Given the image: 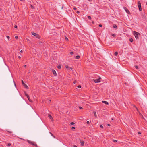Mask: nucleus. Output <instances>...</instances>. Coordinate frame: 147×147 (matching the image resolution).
<instances>
[{
    "label": "nucleus",
    "instance_id": "24",
    "mask_svg": "<svg viewBox=\"0 0 147 147\" xmlns=\"http://www.w3.org/2000/svg\"><path fill=\"white\" fill-rule=\"evenodd\" d=\"M77 87H78V88H81V86H80V85H78V86Z\"/></svg>",
    "mask_w": 147,
    "mask_h": 147
},
{
    "label": "nucleus",
    "instance_id": "15",
    "mask_svg": "<svg viewBox=\"0 0 147 147\" xmlns=\"http://www.w3.org/2000/svg\"><path fill=\"white\" fill-rule=\"evenodd\" d=\"M32 34L34 36H35L37 34L33 32L32 33Z\"/></svg>",
    "mask_w": 147,
    "mask_h": 147
},
{
    "label": "nucleus",
    "instance_id": "14",
    "mask_svg": "<svg viewBox=\"0 0 147 147\" xmlns=\"http://www.w3.org/2000/svg\"><path fill=\"white\" fill-rule=\"evenodd\" d=\"M36 37L38 38H40L39 36L37 34L35 36Z\"/></svg>",
    "mask_w": 147,
    "mask_h": 147
},
{
    "label": "nucleus",
    "instance_id": "19",
    "mask_svg": "<svg viewBox=\"0 0 147 147\" xmlns=\"http://www.w3.org/2000/svg\"><path fill=\"white\" fill-rule=\"evenodd\" d=\"M113 27L114 28H115V29H116L117 28V26L116 25H114L113 26Z\"/></svg>",
    "mask_w": 147,
    "mask_h": 147
},
{
    "label": "nucleus",
    "instance_id": "53",
    "mask_svg": "<svg viewBox=\"0 0 147 147\" xmlns=\"http://www.w3.org/2000/svg\"><path fill=\"white\" fill-rule=\"evenodd\" d=\"M26 65H24V67H26Z\"/></svg>",
    "mask_w": 147,
    "mask_h": 147
},
{
    "label": "nucleus",
    "instance_id": "30",
    "mask_svg": "<svg viewBox=\"0 0 147 147\" xmlns=\"http://www.w3.org/2000/svg\"><path fill=\"white\" fill-rule=\"evenodd\" d=\"M88 19H91V16H88Z\"/></svg>",
    "mask_w": 147,
    "mask_h": 147
},
{
    "label": "nucleus",
    "instance_id": "33",
    "mask_svg": "<svg viewBox=\"0 0 147 147\" xmlns=\"http://www.w3.org/2000/svg\"><path fill=\"white\" fill-rule=\"evenodd\" d=\"M79 108L80 109H83V108L82 107H79Z\"/></svg>",
    "mask_w": 147,
    "mask_h": 147
},
{
    "label": "nucleus",
    "instance_id": "7",
    "mask_svg": "<svg viewBox=\"0 0 147 147\" xmlns=\"http://www.w3.org/2000/svg\"><path fill=\"white\" fill-rule=\"evenodd\" d=\"M102 102L103 103H104L106 105H108V103L106 101H102Z\"/></svg>",
    "mask_w": 147,
    "mask_h": 147
},
{
    "label": "nucleus",
    "instance_id": "3",
    "mask_svg": "<svg viewBox=\"0 0 147 147\" xmlns=\"http://www.w3.org/2000/svg\"><path fill=\"white\" fill-rule=\"evenodd\" d=\"M101 78L100 77L99 79H93L92 81H94L95 83H98L100 82V79Z\"/></svg>",
    "mask_w": 147,
    "mask_h": 147
},
{
    "label": "nucleus",
    "instance_id": "25",
    "mask_svg": "<svg viewBox=\"0 0 147 147\" xmlns=\"http://www.w3.org/2000/svg\"><path fill=\"white\" fill-rule=\"evenodd\" d=\"M65 39L66 41H68V38L67 37H65Z\"/></svg>",
    "mask_w": 147,
    "mask_h": 147
},
{
    "label": "nucleus",
    "instance_id": "29",
    "mask_svg": "<svg viewBox=\"0 0 147 147\" xmlns=\"http://www.w3.org/2000/svg\"><path fill=\"white\" fill-rule=\"evenodd\" d=\"M11 145V144L10 143H9L7 144V146H10Z\"/></svg>",
    "mask_w": 147,
    "mask_h": 147
},
{
    "label": "nucleus",
    "instance_id": "41",
    "mask_svg": "<svg viewBox=\"0 0 147 147\" xmlns=\"http://www.w3.org/2000/svg\"><path fill=\"white\" fill-rule=\"evenodd\" d=\"M113 141L115 142H117V141L116 140H114Z\"/></svg>",
    "mask_w": 147,
    "mask_h": 147
},
{
    "label": "nucleus",
    "instance_id": "38",
    "mask_svg": "<svg viewBox=\"0 0 147 147\" xmlns=\"http://www.w3.org/2000/svg\"><path fill=\"white\" fill-rule=\"evenodd\" d=\"M76 13L78 14H79L80 13V12L79 11H76Z\"/></svg>",
    "mask_w": 147,
    "mask_h": 147
},
{
    "label": "nucleus",
    "instance_id": "50",
    "mask_svg": "<svg viewBox=\"0 0 147 147\" xmlns=\"http://www.w3.org/2000/svg\"><path fill=\"white\" fill-rule=\"evenodd\" d=\"M92 22L93 23V24H94V21H92Z\"/></svg>",
    "mask_w": 147,
    "mask_h": 147
},
{
    "label": "nucleus",
    "instance_id": "34",
    "mask_svg": "<svg viewBox=\"0 0 147 147\" xmlns=\"http://www.w3.org/2000/svg\"><path fill=\"white\" fill-rule=\"evenodd\" d=\"M86 123L87 124H89L90 123V122L89 121H87Z\"/></svg>",
    "mask_w": 147,
    "mask_h": 147
},
{
    "label": "nucleus",
    "instance_id": "48",
    "mask_svg": "<svg viewBox=\"0 0 147 147\" xmlns=\"http://www.w3.org/2000/svg\"><path fill=\"white\" fill-rule=\"evenodd\" d=\"M20 139H21L22 140H24V139H23V138H20Z\"/></svg>",
    "mask_w": 147,
    "mask_h": 147
},
{
    "label": "nucleus",
    "instance_id": "44",
    "mask_svg": "<svg viewBox=\"0 0 147 147\" xmlns=\"http://www.w3.org/2000/svg\"><path fill=\"white\" fill-rule=\"evenodd\" d=\"M107 125L109 126H110V125L109 124H107Z\"/></svg>",
    "mask_w": 147,
    "mask_h": 147
},
{
    "label": "nucleus",
    "instance_id": "10",
    "mask_svg": "<svg viewBox=\"0 0 147 147\" xmlns=\"http://www.w3.org/2000/svg\"><path fill=\"white\" fill-rule=\"evenodd\" d=\"M53 74L55 75V76H56V72L54 70H53Z\"/></svg>",
    "mask_w": 147,
    "mask_h": 147
},
{
    "label": "nucleus",
    "instance_id": "11",
    "mask_svg": "<svg viewBox=\"0 0 147 147\" xmlns=\"http://www.w3.org/2000/svg\"><path fill=\"white\" fill-rule=\"evenodd\" d=\"M48 117H49V118L51 119H53L52 117L51 116V115L49 114Z\"/></svg>",
    "mask_w": 147,
    "mask_h": 147
},
{
    "label": "nucleus",
    "instance_id": "28",
    "mask_svg": "<svg viewBox=\"0 0 147 147\" xmlns=\"http://www.w3.org/2000/svg\"><path fill=\"white\" fill-rule=\"evenodd\" d=\"M100 128H103V126L102 125H100Z\"/></svg>",
    "mask_w": 147,
    "mask_h": 147
},
{
    "label": "nucleus",
    "instance_id": "36",
    "mask_svg": "<svg viewBox=\"0 0 147 147\" xmlns=\"http://www.w3.org/2000/svg\"><path fill=\"white\" fill-rule=\"evenodd\" d=\"M111 35H112V36H115V34H111Z\"/></svg>",
    "mask_w": 147,
    "mask_h": 147
},
{
    "label": "nucleus",
    "instance_id": "49",
    "mask_svg": "<svg viewBox=\"0 0 147 147\" xmlns=\"http://www.w3.org/2000/svg\"><path fill=\"white\" fill-rule=\"evenodd\" d=\"M74 147H77L76 145H74Z\"/></svg>",
    "mask_w": 147,
    "mask_h": 147
},
{
    "label": "nucleus",
    "instance_id": "47",
    "mask_svg": "<svg viewBox=\"0 0 147 147\" xmlns=\"http://www.w3.org/2000/svg\"><path fill=\"white\" fill-rule=\"evenodd\" d=\"M20 52L21 53H22L23 52V51L22 50H21L20 51Z\"/></svg>",
    "mask_w": 147,
    "mask_h": 147
},
{
    "label": "nucleus",
    "instance_id": "31",
    "mask_svg": "<svg viewBox=\"0 0 147 147\" xmlns=\"http://www.w3.org/2000/svg\"><path fill=\"white\" fill-rule=\"evenodd\" d=\"M6 37L8 39L10 38L9 36H7Z\"/></svg>",
    "mask_w": 147,
    "mask_h": 147
},
{
    "label": "nucleus",
    "instance_id": "35",
    "mask_svg": "<svg viewBox=\"0 0 147 147\" xmlns=\"http://www.w3.org/2000/svg\"><path fill=\"white\" fill-rule=\"evenodd\" d=\"M14 28H17V25H15V26H14Z\"/></svg>",
    "mask_w": 147,
    "mask_h": 147
},
{
    "label": "nucleus",
    "instance_id": "45",
    "mask_svg": "<svg viewBox=\"0 0 147 147\" xmlns=\"http://www.w3.org/2000/svg\"><path fill=\"white\" fill-rule=\"evenodd\" d=\"M138 134H141V133L140 132H138Z\"/></svg>",
    "mask_w": 147,
    "mask_h": 147
},
{
    "label": "nucleus",
    "instance_id": "1",
    "mask_svg": "<svg viewBox=\"0 0 147 147\" xmlns=\"http://www.w3.org/2000/svg\"><path fill=\"white\" fill-rule=\"evenodd\" d=\"M134 35L135 36V38L136 39L138 38V36L140 35V34L138 32L134 31L133 32Z\"/></svg>",
    "mask_w": 147,
    "mask_h": 147
},
{
    "label": "nucleus",
    "instance_id": "51",
    "mask_svg": "<svg viewBox=\"0 0 147 147\" xmlns=\"http://www.w3.org/2000/svg\"><path fill=\"white\" fill-rule=\"evenodd\" d=\"M136 109H137V111H138V109H137V108L136 107Z\"/></svg>",
    "mask_w": 147,
    "mask_h": 147
},
{
    "label": "nucleus",
    "instance_id": "6",
    "mask_svg": "<svg viewBox=\"0 0 147 147\" xmlns=\"http://www.w3.org/2000/svg\"><path fill=\"white\" fill-rule=\"evenodd\" d=\"M80 143H81V145L82 146H83L84 145V141H80Z\"/></svg>",
    "mask_w": 147,
    "mask_h": 147
},
{
    "label": "nucleus",
    "instance_id": "52",
    "mask_svg": "<svg viewBox=\"0 0 147 147\" xmlns=\"http://www.w3.org/2000/svg\"><path fill=\"white\" fill-rule=\"evenodd\" d=\"M111 120H113V118H112L111 119Z\"/></svg>",
    "mask_w": 147,
    "mask_h": 147
},
{
    "label": "nucleus",
    "instance_id": "21",
    "mask_svg": "<svg viewBox=\"0 0 147 147\" xmlns=\"http://www.w3.org/2000/svg\"><path fill=\"white\" fill-rule=\"evenodd\" d=\"M66 68L68 69H69V67L68 65H67L65 66Z\"/></svg>",
    "mask_w": 147,
    "mask_h": 147
},
{
    "label": "nucleus",
    "instance_id": "37",
    "mask_svg": "<svg viewBox=\"0 0 147 147\" xmlns=\"http://www.w3.org/2000/svg\"><path fill=\"white\" fill-rule=\"evenodd\" d=\"M99 26L100 27H102V25L101 24H99Z\"/></svg>",
    "mask_w": 147,
    "mask_h": 147
},
{
    "label": "nucleus",
    "instance_id": "17",
    "mask_svg": "<svg viewBox=\"0 0 147 147\" xmlns=\"http://www.w3.org/2000/svg\"><path fill=\"white\" fill-rule=\"evenodd\" d=\"M50 134L51 135L53 136V137H54V138H55V136L53 135L51 132H49Z\"/></svg>",
    "mask_w": 147,
    "mask_h": 147
},
{
    "label": "nucleus",
    "instance_id": "46",
    "mask_svg": "<svg viewBox=\"0 0 147 147\" xmlns=\"http://www.w3.org/2000/svg\"><path fill=\"white\" fill-rule=\"evenodd\" d=\"M18 57L19 59H20L21 58V57L20 56H18Z\"/></svg>",
    "mask_w": 147,
    "mask_h": 147
},
{
    "label": "nucleus",
    "instance_id": "42",
    "mask_svg": "<svg viewBox=\"0 0 147 147\" xmlns=\"http://www.w3.org/2000/svg\"><path fill=\"white\" fill-rule=\"evenodd\" d=\"M74 10H76L77 9H76V7H74Z\"/></svg>",
    "mask_w": 147,
    "mask_h": 147
},
{
    "label": "nucleus",
    "instance_id": "27",
    "mask_svg": "<svg viewBox=\"0 0 147 147\" xmlns=\"http://www.w3.org/2000/svg\"><path fill=\"white\" fill-rule=\"evenodd\" d=\"M75 123H74V122H71V123L70 124L71 125H74V124Z\"/></svg>",
    "mask_w": 147,
    "mask_h": 147
},
{
    "label": "nucleus",
    "instance_id": "43",
    "mask_svg": "<svg viewBox=\"0 0 147 147\" xmlns=\"http://www.w3.org/2000/svg\"><path fill=\"white\" fill-rule=\"evenodd\" d=\"M77 82V81H75L74 82V83L75 84Z\"/></svg>",
    "mask_w": 147,
    "mask_h": 147
},
{
    "label": "nucleus",
    "instance_id": "4",
    "mask_svg": "<svg viewBox=\"0 0 147 147\" xmlns=\"http://www.w3.org/2000/svg\"><path fill=\"white\" fill-rule=\"evenodd\" d=\"M25 96L27 97V98L28 100H29V101L31 102H32V100H31L30 99V97H29L28 95L26 93V92L25 93Z\"/></svg>",
    "mask_w": 147,
    "mask_h": 147
},
{
    "label": "nucleus",
    "instance_id": "32",
    "mask_svg": "<svg viewBox=\"0 0 147 147\" xmlns=\"http://www.w3.org/2000/svg\"><path fill=\"white\" fill-rule=\"evenodd\" d=\"M75 129V127H73L71 128V129L72 130Z\"/></svg>",
    "mask_w": 147,
    "mask_h": 147
},
{
    "label": "nucleus",
    "instance_id": "12",
    "mask_svg": "<svg viewBox=\"0 0 147 147\" xmlns=\"http://www.w3.org/2000/svg\"><path fill=\"white\" fill-rule=\"evenodd\" d=\"M80 58V56L79 55H77L75 57V58L76 59H79Z\"/></svg>",
    "mask_w": 147,
    "mask_h": 147
},
{
    "label": "nucleus",
    "instance_id": "54",
    "mask_svg": "<svg viewBox=\"0 0 147 147\" xmlns=\"http://www.w3.org/2000/svg\"><path fill=\"white\" fill-rule=\"evenodd\" d=\"M20 0V1H22L23 0Z\"/></svg>",
    "mask_w": 147,
    "mask_h": 147
},
{
    "label": "nucleus",
    "instance_id": "26",
    "mask_svg": "<svg viewBox=\"0 0 147 147\" xmlns=\"http://www.w3.org/2000/svg\"><path fill=\"white\" fill-rule=\"evenodd\" d=\"M70 54L71 55H72L74 54V52H73L71 51L70 52Z\"/></svg>",
    "mask_w": 147,
    "mask_h": 147
},
{
    "label": "nucleus",
    "instance_id": "23",
    "mask_svg": "<svg viewBox=\"0 0 147 147\" xmlns=\"http://www.w3.org/2000/svg\"><path fill=\"white\" fill-rule=\"evenodd\" d=\"M30 7H31V8L32 9H34V7L32 5H31V6H30Z\"/></svg>",
    "mask_w": 147,
    "mask_h": 147
},
{
    "label": "nucleus",
    "instance_id": "40",
    "mask_svg": "<svg viewBox=\"0 0 147 147\" xmlns=\"http://www.w3.org/2000/svg\"><path fill=\"white\" fill-rule=\"evenodd\" d=\"M71 69V70H72L73 69L72 68V67H70L69 68V69Z\"/></svg>",
    "mask_w": 147,
    "mask_h": 147
},
{
    "label": "nucleus",
    "instance_id": "9",
    "mask_svg": "<svg viewBox=\"0 0 147 147\" xmlns=\"http://www.w3.org/2000/svg\"><path fill=\"white\" fill-rule=\"evenodd\" d=\"M125 9L126 11V13H130V12L128 10V9H127L126 8H125Z\"/></svg>",
    "mask_w": 147,
    "mask_h": 147
},
{
    "label": "nucleus",
    "instance_id": "13",
    "mask_svg": "<svg viewBox=\"0 0 147 147\" xmlns=\"http://www.w3.org/2000/svg\"><path fill=\"white\" fill-rule=\"evenodd\" d=\"M93 113H94V115L95 116V117H97V115H96V112L95 111L93 112Z\"/></svg>",
    "mask_w": 147,
    "mask_h": 147
},
{
    "label": "nucleus",
    "instance_id": "8",
    "mask_svg": "<svg viewBox=\"0 0 147 147\" xmlns=\"http://www.w3.org/2000/svg\"><path fill=\"white\" fill-rule=\"evenodd\" d=\"M28 142L30 144H32L33 145H34V144L33 143V142L31 141H30L29 140H28Z\"/></svg>",
    "mask_w": 147,
    "mask_h": 147
},
{
    "label": "nucleus",
    "instance_id": "18",
    "mask_svg": "<svg viewBox=\"0 0 147 147\" xmlns=\"http://www.w3.org/2000/svg\"><path fill=\"white\" fill-rule=\"evenodd\" d=\"M118 54V53L117 52H116L114 54L115 55L117 56Z\"/></svg>",
    "mask_w": 147,
    "mask_h": 147
},
{
    "label": "nucleus",
    "instance_id": "2",
    "mask_svg": "<svg viewBox=\"0 0 147 147\" xmlns=\"http://www.w3.org/2000/svg\"><path fill=\"white\" fill-rule=\"evenodd\" d=\"M138 6L139 8V11H141L142 10L141 6V3L139 1H138Z\"/></svg>",
    "mask_w": 147,
    "mask_h": 147
},
{
    "label": "nucleus",
    "instance_id": "16",
    "mask_svg": "<svg viewBox=\"0 0 147 147\" xmlns=\"http://www.w3.org/2000/svg\"><path fill=\"white\" fill-rule=\"evenodd\" d=\"M61 66H60V65H59V66H58V67H58V69H61Z\"/></svg>",
    "mask_w": 147,
    "mask_h": 147
},
{
    "label": "nucleus",
    "instance_id": "22",
    "mask_svg": "<svg viewBox=\"0 0 147 147\" xmlns=\"http://www.w3.org/2000/svg\"><path fill=\"white\" fill-rule=\"evenodd\" d=\"M135 67L136 69H138V67L137 65H135Z\"/></svg>",
    "mask_w": 147,
    "mask_h": 147
},
{
    "label": "nucleus",
    "instance_id": "39",
    "mask_svg": "<svg viewBox=\"0 0 147 147\" xmlns=\"http://www.w3.org/2000/svg\"><path fill=\"white\" fill-rule=\"evenodd\" d=\"M15 38H16V39H18V36H15Z\"/></svg>",
    "mask_w": 147,
    "mask_h": 147
},
{
    "label": "nucleus",
    "instance_id": "20",
    "mask_svg": "<svg viewBox=\"0 0 147 147\" xmlns=\"http://www.w3.org/2000/svg\"><path fill=\"white\" fill-rule=\"evenodd\" d=\"M129 41L131 42H132L133 41V40L132 38H131L130 39Z\"/></svg>",
    "mask_w": 147,
    "mask_h": 147
},
{
    "label": "nucleus",
    "instance_id": "5",
    "mask_svg": "<svg viewBox=\"0 0 147 147\" xmlns=\"http://www.w3.org/2000/svg\"><path fill=\"white\" fill-rule=\"evenodd\" d=\"M22 82L23 85L27 88H28V87L26 84L24 83L22 80Z\"/></svg>",
    "mask_w": 147,
    "mask_h": 147
}]
</instances>
